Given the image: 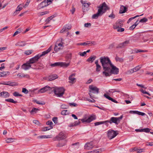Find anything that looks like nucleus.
I'll use <instances>...</instances> for the list:
<instances>
[{
  "label": "nucleus",
  "instance_id": "20",
  "mask_svg": "<svg viewBox=\"0 0 153 153\" xmlns=\"http://www.w3.org/2000/svg\"><path fill=\"white\" fill-rule=\"evenodd\" d=\"M10 96L9 93L7 91H3L0 93V97L2 98H6Z\"/></svg>",
  "mask_w": 153,
  "mask_h": 153
},
{
  "label": "nucleus",
  "instance_id": "19",
  "mask_svg": "<svg viewBox=\"0 0 153 153\" xmlns=\"http://www.w3.org/2000/svg\"><path fill=\"white\" fill-rule=\"evenodd\" d=\"M96 148V146L94 144H85L84 146V149L86 150H91Z\"/></svg>",
  "mask_w": 153,
  "mask_h": 153
},
{
  "label": "nucleus",
  "instance_id": "17",
  "mask_svg": "<svg viewBox=\"0 0 153 153\" xmlns=\"http://www.w3.org/2000/svg\"><path fill=\"white\" fill-rule=\"evenodd\" d=\"M32 65L30 64L28 62L23 64L21 66V68L25 70H27L31 68Z\"/></svg>",
  "mask_w": 153,
  "mask_h": 153
},
{
  "label": "nucleus",
  "instance_id": "56",
  "mask_svg": "<svg viewBox=\"0 0 153 153\" xmlns=\"http://www.w3.org/2000/svg\"><path fill=\"white\" fill-rule=\"evenodd\" d=\"M46 124L48 125L51 126L53 124V123L51 121L49 120L47 122Z\"/></svg>",
  "mask_w": 153,
  "mask_h": 153
},
{
  "label": "nucleus",
  "instance_id": "55",
  "mask_svg": "<svg viewBox=\"0 0 153 153\" xmlns=\"http://www.w3.org/2000/svg\"><path fill=\"white\" fill-rule=\"evenodd\" d=\"M115 15L113 13H112L108 16V17L110 18L111 19H113L115 18Z\"/></svg>",
  "mask_w": 153,
  "mask_h": 153
},
{
  "label": "nucleus",
  "instance_id": "26",
  "mask_svg": "<svg viewBox=\"0 0 153 153\" xmlns=\"http://www.w3.org/2000/svg\"><path fill=\"white\" fill-rule=\"evenodd\" d=\"M53 127L52 126H50L49 127H43L42 128V131H46L50 130L53 128Z\"/></svg>",
  "mask_w": 153,
  "mask_h": 153
},
{
  "label": "nucleus",
  "instance_id": "23",
  "mask_svg": "<svg viewBox=\"0 0 153 153\" xmlns=\"http://www.w3.org/2000/svg\"><path fill=\"white\" fill-rule=\"evenodd\" d=\"M58 77V76L57 75L53 74L50 76L48 78L47 80L48 81H52L57 78Z\"/></svg>",
  "mask_w": 153,
  "mask_h": 153
},
{
  "label": "nucleus",
  "instance_id": "4",
  "mask_svg": "<svg viewBox=\"0 0 153 153\" xmlns=\"http://www.w3.org/2000/svg\"><path fill=\"white\" fill-rule=\"evenodd\" d=\"M95 117L94 115H92L89 117L88 118L84 117L82 119H79L78 122H75L74 124V126H76L79 125L80 123L79 120H80L82 123L86 122L87 123H89L93 120L95 119Z\"/></svg>",
  "mask_w": 153,
  "mask_h": 153
},
{
  "label": "nucleus",
  "instance_id": "51",
  "mask_svg": "<svg viewBox=\"0 0 153 153\" xmlns=\"http://www.w3.org/2000/svg\"><path fill=\"white\" fill-rule=\"evenodd\" d=\"M138 111H129V113L138 114Z\"/></svg>",
  "mask_w": 153,
  "mask_h": 153
},
{
  "label": "nucleus",
  "instance_id": "41",
  "mask_svg": "<svg viewBox=\"0 0 153 153\" xmlns=\"http://www.w3.org/2000/svg\"><path fill=\"white\" fill-rule=\"evenodd\" d=\"M148 19L145 18H143L140 20L139 21V22H142V23H145L148 21Z\"/></svg>",
  "mask_w": 153,
  "mask_h": 153
},
{
  "label": "nucleus",
  "instance_id": "50",
  "mask_svg": "<svg viewBox=\"0 0 153 153\" xmlns=\"http://www.w3.org/2000/svg\"><path fill=\"white\" fill-rule=\"evenodd\" d=\"M22 92L25 94H27L28 93V91L26 88H23L22 89Z\"/></svg>",
  "mask_w": 153,
  "mask_h": 153
},
{
  "label": "nucleus",
  "instance_id": "46",
  "mask_svg": "<svg viewBox=\"0 0 153 153\" xmlns=\"http://www.w3.org/2000/svg\"><path fill=\"white\" fill-rule=\"evenodd\" d=\"M39 109L38 108H33L32 110L30 111V113H32L33 112H36L38 111H39Z\"/></svg>",
  "mask_w": 153,
  "mask_h": 153
},
{
  "label": "nucleus",
  "instance_id": "58",
  "mask_svg": "<svg viewBox=\"0 0 153 153\" xmlns=\"http://www.w3.org/2000/svg\"><path fill=\"white\" fill-rule=\"evenodd\" d=\"M91 44L90 41H88L87 42L82 43V45H86Z\"/></svg>",
  "mask_w": 153,
  "mask_h": 153
},
{
  "label": "nucleus",
  "instance_id": "22",
  "mask_svg": "<svg viewBox=\"0 0 153 153\" xmlns=\"http://www.w3.org/2000/svg\"><path fill=\"white\" fill-rule=\"evenodd\" d=\"M127 8L123 6V5L121 6L119 11V13L122 14L125 13L127 10Z\"/></svg>",
  "mask_w": 153,
  "mask_h": 153
},
{
  "label": "nucleus",
  "instance_id": "28",
  "mask_svg": "<svg viewBox=\"0 0 153 153\" xmlns=\"http://www.w3.org/2000/svg\"><path fill=\"white\" fill-rule=\"evenodd\" d=\"M8 71H3L0 72V77H3L7 75H8L9 74Z\"/></svg>",
  "mask_w": 153,
  "mask_h": 153
},
{
  "label": "nucleus",
  "instance_id": "7",
  "mask_svg": "<svg viewBox=\"0 0 153 153\" xmlns=\"http://www.w3.org/2000/svg\"><path fill=\"white\" fill-rule=\"evenodd\" d=\"M117 135L116 132L113 130H110L107 132V136L108 138L111 139L115 137Z\"/></svg>",
  "mask_w": 153,
  "mask_h": 153
},
{
  "label": "nucleus",
  "instance_id": "27",
  "mask_svg": "<svg viewBox=\"0 0 153 153\" xmlns=\"http://www.w3.org/2000/svg\"><path fill=\"white\" fill-rule=\"evenodd\" d=\"M104 149H100L96 150H94L92 151V153H98L101 152H102L104 151Z\"/></svg>",
  "mask_w": 153,
  "mask_h": 153
},
{
  "label": "nucleus",
  "instance_id": "24",
  "mask_svg": "<svg viewBox=\"0 0 153 153\" xmlns=\"http://www.w3.org/2000/svg\"><path fill=\"white\" fill-rule=\"evenodd\" d=\"M81 3L82 4V8L83 9H85V7L87 8L88 7L90 4L89 3H86L83 2H82Z\"/></svg>",
  "mask_w": 153,
  "mask_h": 153
},
{
  "label": "nucleus",
  "instance_id": "60",
  "mask_svg": "<svg viewBox=\"0 0 153 153\" xmlns=\"http://www.w3.org/2000/svg\"><path fill=\"white\" fill-rule=\"evenodd\" d=\"M138 115L143 116L146 115V114L143 112H142L139 111H138Z\"/></svg>",
  "mask_w": 153,
  "mask_h": 153
},
{
  "label": "nucleus",
  "instance_id": "52",
  "mask_svg": "<svg viewBox=\"0 0 153 153\" xmlns=\"http://www.w3.org/2000/svg\"><path fill=\"white\" fill-rule=\"evenodd\" d=\"M84 27H88L91 26V24L90 23H85L84 25Z\"/></svg>",
  "mask_w": 153,
  "mask_h": 153
},
{
  "label": "nucleus",
  "instance_id": "8",
  "mask_svg": "<svg viewBox=\"0 0 153 153\" xmlns=\"http://www.w3.org/2000/svg\"><path fill=\"white\" fill-rule=\"evenodd\" d=\"M67 137V134L65 132H60L55 138L56 140H63Z\"/></svg>",
  "mask_w": 153,
  "mask_h": 153
},
{
  "label": "nucleus",
  "instance_id": "31",
  "mask_svg": "<svg viewBox=\"0 0 153 153\" xmlns=\"http://www.w3.org/2000/svg\"><path fill=\"white\" fill-rule=\"evenodd\" d=\"M5 101L7 102L13 103L15 104L17 102V101H15L13 99L10 98L5 99Z\"/></svg>",
  "mask_w": 153,
  "mask_h": 153
},
{
  "label": "nucleus",
  "instance_id": "42",
  "mask_svg": "<svg viewBox=\"0 0 153 153\" xmlns=\"http://www.w3.org/2000/svg\"><path fill=\"white\" fill-rule=\"evenodd\" d=\"M137 148L135 147L133 148H131L129 150V151L130 152H133L137 151Z\"/></svg>",
  "mask_w": 153,
  "mask_h": 153
},
{
  "label": "nucleus",
  "instance_id": "13",
  "mask_svg": "<svg viewBox=\"0 0 153 153\" xmlns=\"http://www.w3.org/2000/svg\"><path fill=\"white\" fill-rule=\"evenodd\" d=\"M48 1H50L49 0H44V1H42L40 3L38 6V8L40 9L42 8H43L44 7H46L50 4L48 3Z\"/></svg>",
  "mask_w": 153,
  "mask_h": 153
},
{
  "label": "nucleus",
  "instance_id": "49",
  "mask_svg": "<svg viewBox=\"0 0 153 153\" xmlns=\"http://www.w3.org/2000/svg\"><path fill=\"white\" fill-rule=\"evenodd\" d=\"M30 0H27L25 4L24 5H23L24 4H23L22 6L25 8L27 7L29 3L30 2Z\"/></svg>",
  "mask_w": 153,
  "mask_h": 153
},
{
  "label": "nucleus",
  "instance_id": "29",
  "mask_svg": "<svg viewBox=\"0 0 153 153\" xmlns=\"http://www.w3.org/2000/svg\"><path fill=\"white\" fill-rule=\"evenodd\" d=\"M50 137L49 135H41L37 137L38 139H43L45 138H50Z\"/></svg>",
  "mask_w": 153,
  "mask_h": 153
},
{
  "label": "nucleus",
  "instance_id": "43",
  "mask_svg": "<svg viewBox=\"0 0 153 153\" xmlns=\"http://www.w3.org/2000/svg\"><path fill=\"white\" fill-rule=\"evenodd\" d=\"M13 95L15 97H18V96H20V97H22V95L21 94H19V93L16 92L15 91L13 93Z\"/></svg>",
  "mask_w": 153,
  "mask_h": 153
},
{
  "label": "nucleus",
  "instance_id": "16",
  "mask_svg": "<svg viewBox=\"0 0 153 153\" xmlns=\"http://www.w3.org/2000/svg\"><path fill=\"white\" fill-rule=\"evenodd\" d=\"M130 43L129 40H126L125 42L120 43L118 45L117 48H123L125 47L128 46V45Z\"/></svg>",
  "mask_w": 153,
  "mask_h": 153
},
{
  "label": "nucleus",
  "instance_id": "1",
  "mask_svg": "<svg viewBox=\"0 0 153 153\" xmlns=\"http://www.w3.org/2000/svg\"><path fill=\"white\" fill-rule=\"evenodd\" d=\"M100 59L104 70L102 72L103 75L107 77L110 76V74H118L119 69L113 65L108 57H101Z\"/></svg>",
  "mask_w": 153,
  "mask_h": 153
},
{
  "label": "nucleus",
  "instance_id": "18",
  "mask_svg": "<svg viewBox=\"0 0 153 153\" xmlns=\"http://www.w3.org/2000/svg\"><path fill=\"white\" fill-rule=\"evenodd\" d=\"M75 76V74L73 73L72 74L68 77L69 80V82L73 84L76 81V78H74Z\"/></svg>",
  "mask_w": 153,
  "mask_h": 153
},
{
  "label": "nucleus",
  "instance_id": "37",
  "mask_svg": "<svg viewBox=\"0 0 153 153\" xmlns=\"http://www.w3.org/2000/svg\"><path fill=\"white\" fill-rule=\"evenodd\" d=\"M106 123L105 121H100L96 122L94 123V125L95 126H98L99 125L103 124Z\"/></svg>",
  "mask_w": 153,
  "mask_h": 153
},
{
  "label": "nucleus",
  "instance_id": "32",
  "mask_svg": "<svg viewBox=\"0 0 153 153\" xmlns=\"http://www.w3.org/2000/svg\"><path fill=\"white\" fill-rule=\"evenodd\" d=\"M134 51L136 53H138L140 52H147L148 51L147 50H143L140 49H135Z\"/></svg>",
  "mask_w": 153,
  "mask_h": 153
},
{
  "label": "nucleus",
  "instance_id": "2",
  "mask_svg": "<svg viewBox=\"0 0 153 153\" xmlns=\"http://www.w3.org/2000/svg\"><path fill=\"white\" fill-rule=\"evenodd\" d=\"M98 9L97 13L93 15L92 18L93 19H97L99 16H101L106 11L109 9V7L106 4L105 2L100 5V6L98 7Z\"/></svg>",
  "mask_w": 153,
  "mask_h": 153
},
{
  "label": "nucleus",
  "instance_id": "21",
  "mask_svg": "<svg viewBox=\"0 0 153 153\" xmlns=\"http://www.w3.org/2000/svg\"><path fill=\"white\" fill-rule=\"evenodd\" d=\"M52 49V46H51L47 50L45 51H43L42 52V53L41 54H38L39 57H42V56L45 55L46 54L48 53H49Z\"/></svg>",
  "mask_w": 153,
  "mask_h": 153
},
{
  "label": "nucleus",
  "instance_id": "9",
  "mask_svg": "<svg viewBox=\"0 0 153 153\" xmlns=\"http://www.w3.org/2000/svg\"><path fill=\"white\" fill-rule=\"evenodd\" d=\"M69 65V63H66L63 62H56L53 64H51V66L52 67L60 66V67H67Z\"/></svg>",
  "mask_w": 153,
  "mask_h": 153
},
{
  "label": "nucleus",
  "instance_id": "54",
  "mask_svg": "<svg viewBox=\"0 0 153 153\" xmlns=\"http://www.w3.org/2000/svg\"><path fill=\"white\" fill-rule=\"evenodd\" d=\"M143 15V14H142V15H140V16L138 15H136V16H134V17L130 18L129 19V21H131V20H132L138 17H139V16H142Z\"/></svg>",
  "mask_w": 153,
  "mask_h": 153
},
{
  "label": "nucleus",
  "instance_id": "61",
  "mask_svg": "<svg viewBox=\"0 0 153 153\" xmlns=\"http://www.w3.org/2000/svg\"><path fill=\"white\" fill-rule=\"evenodd\" d=\"M134 69H133H133H132L131 70H128L127 71V73L128 74H130L132 73H134Z\"/></svg>",
  "mask_w": 153,
  "mask_h": 153
},
{
  "label": "nucleus",
  "instance_id": "5",
  "mask_svg": "<svg viewBox=\"0 0 153 153\" xmlns=\"http://www.w3.org/2000/svg\"><path fill=\"white\" fill-rule=\"evenodd\" d=\"M63 39L60 38L56 43L54 49L55 53L61 50H62L64 47L63 43L62 42Z\"/></svg>",
  "mask_w": 153,
  "mask_h": 153
},
{
  "label": "nucleus",
  "instance_id": "39",
  "mask_svg": "<svg viewBox=\"0 0 153 153\" xmlns=\"http://www.w3.org/2000/svg\"><path fill=\"white\" fill-rule=\"evenodd\" d=\"M54 15H52L48 17L46 20V21L47 22H49L54 17Z\"/></svg>",
  "mask_w": 153,
  "mask_h": 153
},
{
  "label": "nucleus",
  "instance_id": "48",
  "mask_svg": "<svg viewBox=\"0 0 153 153\" xmlns=\"http://www.w3.org/2000/svg\"><path fill=\"white\" fill-rule=\"evenodd\" d=\"M68 31V30L67 29L66 27H64L63 29L60 31V33H63L65 32H67Z\"/></svg>",
  "mask_w": 153,
  "mask_h": 153
},
{
  "label": "nucleus",
  "instance_id": "44",
  "mask_svg": "<svg viewBox=\"0 0 153 153\" xmlns=\"http://www.w3.org/2000/svg\"><path fill=\"white\" fill-rule=\"evenodd\" d=\"M19 44L18 45L21 46H24L26 45V43L22 41L19 43Z\"/></svg>",
  "mask_w": 153,
  "mask_h": 153
},
{
  "label": "nucleus",
  "instance_id": "40",
  "mask_svg": "<svg viewBox=\"0 0 153 153\" xmlns=\"http://www.w3.org/2000/svg\"><path fill=\"white\" fill-rule=\"evenodd\" d=\"M115 59L116 61H119L120 62H121L123 61V59L122 58H119L118 56H116L115 57Z\"/></svg>",
  "mask_w": 153,
  "mask_h": 153
},
{
  "label": "nucleus",
  "instance_id": "64",
  "mask_svg": "<svg viewBox=\"0 0 153 153\" xmlns=\"http://www.w3.org/2000/svg\"><path fill=\"white\" fill-rule=\"evenodd\" d=\"M33 123L37 125H39V122L37 120H34L33 121Z\"/></svg>",
  "mask_w": 153,
  "mask_h": 153
},
{
  "label": "nucleus",
  "instance_id": "11",
  "mask_svg": "<svg viewBox=\"0 0 153 153\" xmlns=\"http://www.w3.org/2000/svg\"><path fill=\"white\" fill-rule=\"evenodd\" d=\"M52 89V87L48 86H46L40 89L38 91V93H43L47 91H51Z\"/></svg>",
  "mask_w": 153,
  "mask_h": 153
},
{
  "label": "nucleus",
  "instance_id": "53",
  "mask_svg": "<svg viewBox=\"0 0 153 153\" xmlns=\"http://www.w3.org/2000/svg\"><path fill=\"white\" fill-rule=\"evenodd\" d=\"M104 97H105L106 98L108 99V100H110L112 99V98L110 97L108 95L106 94H104Z\"/></svg>",
  "mask_w": 153,
  "mask_h": 153
},
{
  "label": "nucleus",
  "instance_id": "10",
  "mask_svg": "<svg viewBox=\"0 0 153 153\" xmlns=\"http://www.w3.org/2000/svg\"><path fill=\"white\" fill-rule=\"evenodd\" d=\"M89 88L90 89L89 91L90 92H92L94 94H98L99 92V88L96 87H94L93 85H90Z\"/></svg>",
  "mask_w": 153,
  "mask_h": 153
},
{
  "label": "nucleus",
  "instance_id": "12",
  "mask_svg": "<svg viewBox=\"0 0 153 153\" xmlns=\"http://www.w3.org/2000/svg\"><path fill=\"white\" fill-rule=\"evenodd\" d=\"M40 58L39 55H37L34 57L31 58L28 62L30 64L32 65L36 62Z\"/></svg>",
  "mask_w": 153,
  "mask_h": 153
},
{
  "label": "nucleus",
  "instance_id": "57",
  "mask_svg": "<svg viewBox=\"0 0 153 153\" xmlns=\"http://www.w3.org/2000/svg\"><path fill=\"white\" fill-rule=\"evenodd\" d=\"M52 120L55 124L57 123V117H54L52 119Z\"/></svg>",
  "mask_w": 153,
  "mask_h": 153
},
{
  "label": "nucleus",
  "instance_id": "45",
  "mask_svg": "<svg viewBox=\"0 0 153 153\" xmlns=\"http://www.w3.org/2000/svg\"><path fill=\"white\" fill-rule=\"evenodd\" d=\"M143 131L142 132H144L146 133H148L150 132V129L149 128H146L143 129H142Z\"/></svg>",
  "mask_w": 153,
  "mask_h": 153
},
{
  "label": "nucleus",
  "instance_id": "30",
  "mask_svg": "<svg viewBox=\"0 0 153 153\" xmlns=\"http://www.w3.org/2000/svg\"><path fill=\"white\" fill-rule=\"evenodd\" d=\"M16 140L14 138H8L6 140L7 143H11L15 142Z\"/></svg>",
  "mask_w": 153,
  "mask_h": 153
},
{
  "label": "nucleus",
  "instance_id": "34",
  "mask_svg": "<svg viewBox=\"0 0 153 153\" xmlns=\"http://www.w3.org/2000/svg\"><path fill=\"white\" fill-rule=\"evenodd\" d=\"M69 111L67 110H64L61 112V114L62 115H66L69 114Z\"/></svg>",
  "mask_w": 153,
  "mask_h": 153
},
{
  "label": "nucleus",
  "instance_id": "63",
  "mask_svg": "<svg viewBox=\"0 0 153 153\" xmlns=\"http://www.w3.org/2000/svg\"><path fill=\"white\" fill-rule=\"evenodd\" d=\"M86 54V52H85V51H84L82 53L80 52L79 53V55L80 56H84Z\"/></svg>",
  "mask_w": 153,
  "mask_h": 153
},
{
  "label": "nucleus",
  "instance_id": "33",
  "mask_svg": "<svg viewBox=\"0 0 153 153\" xmlns=\"http://www.w3.org/2000/svg\"><path fill=\"white\" fill-rule=\"evenodd\" d=\"M33 51L32 50H27L24 53L27 55H28L32 53Z\"/></svg>",
  "mask_w": 153,
  "mask_h": 153
},
{
  "label": "nucleus",
  "instance_id": "36",
  "mask_svg": "<svg viewBox=\"0 0 153 153\" xmlns=\"http://www.w3.org/2000/svg\"><path fill=\"white\" fill-rule=\"evenodd\" d=\"M101 68V67L100 65H96V71L97 72H100Z\"/></svg>",
  "mask_w": 153,
  "mask_h": 153
},
{
  "label": "nucleus",
  "instance_id": "15",
  "mask_svg": "<svg viewBox=\"0 0 153 153\" xmlns=\"http://www.w3.org/2000/svg\"><path fill=\"white\" fill-rule=\"evenodd\" d=\"M1 84L9 85L11 86H17L18 85L17 83L15 82H11L10 81L3 82Z\"/></svg>",
  "mask_w": 153,
  "mask_h": 153
},
{
  "label": "nucleus",
  "instance_id": "38",
  "mask_svg": "<svg viewBox=\"0 0 153 153\" xmlns=\"http://www.w3.org/2000/svg\"><path fill=\"white\" fill-rule=\"evenodd\" d=\"M21 29L20 28H19L17 29V30L16 31L13 35V36H14L21 32Z\"/></svg>",
  "mask_w": 153,
  "mask_h": 153
},
{
  "label": "nucleus",
  "instance_id": "25",
  "mask_svg": "<svg viewBox=\"0 0 153 153\" xmlns=\"http://www.w3.org/2000/svg\"><path fill=\"white\" fill-rule=\"evenodd\" d=\"M96 57L95 56H91L87 60V61L88 62L91 61V62H92L96 59Z\"/></svg>",
  "mask_w": 153,
  "mask_h": 153
},
{
  "label": "nucleus",
  "instance_id": "35",
  "mask_svg": "<svg viewBox=\"0 0 153 153\" xmlns=\"http://www.w3.org/2000/svg\"><path fill=\"white\" fill-rule=\"evenodd\" d=\"M22 5L21 4H20L17 7V8L16 10V12H19L20 10H21L22 9Z\"/></svg>",
  "mask_w": 153,
  "mask_h": 153
},
{
  "label": "nucleus",
  "instance_id": "6",
  "mask_svg": "<svg viewBox=\"0 0 153 153\" xmlns=\"http://www.w3.org/2000/svg\"><path fill=\"white\" fill-rule=\"evenodd\" d=\"M123 118V115L119 117H112L110 118L109 120H106V123H109L110 124L114 123L116 125H118L120 123L121 120Z\"/></svg>",
  "mask_w": 153,
  "mask_h": 153
},
{
  "label": "nucleus",
  "instance_id": "62",
  "mask_svg": "<svg viewBox=\"0 0 153 153\" xmlns=\"http://www.w3.org/2000/svg\"><path fill=\"white\" fill-rule=\"evenodd\" d=\"M7 47H2L0 48V52L6 49Z\"/></svg>",
  "mask_w": 153,
  "mask_h": 153
},
{
  "label": "nucleus",
  "instance_id": "14",
  "mask_svg": "<svg viewBox=\"0 0 153 153\" xmlns=\"http://www.w3.org/2000/svg\"><path fill=\"white\" fill-rule=\"evenodd\" d=\"M122 21L121 20H118L113 25V27L115 29L120 28L123 26Z\"/></svg>",
  "mask_w": 153,
  "mask_h": 153
},
{
  "label": "nucleus",
  "instance_id": "47",
  "mask_svg": "<svg viewBox=\"0 0 153 153\" xmlns=\"http://www.w3.org/2000/svg\"><path fill=\"white\" fill-rule=\"evenodd\" d=\"M141 68V67L139 65L137 66L134 68H133L134 69V72L137 71L139 70Z\"/></svg>",
  "mask_w": 153,
  "mask_h": 153
},
{
  "label": "nucleus",
  "instance_id": "3",
  "mask_svg": "<svg viewBox=\"0 0 153 153\" xmlns=\"http://www.w3.org/2000/svg\"><path fill=\"white\" fill-rule=\"evenodd\" d=\"M51 91H53L56 96L62 97L64 94L65 90L63 87H52Z\"/></svg>",
  "mask_w": 153,
  "mask_h": 153
},
{
  "label": "nucleus",
  "instance_id": "59",
  "mask_svg": "<svg viewBox=\"0 0 153 153\" xmlns=\"http://www.w3.org/2000/svg\"><path fill=\"white\" fill-rule=\"evenodd\" d=\"M48 13V11H46L45 12H43L40 13V15L41 16H43L45 14H46Z\"/></svg>",
  "mask_w": 153,
  "mask_h": 153
}]
</instances>
